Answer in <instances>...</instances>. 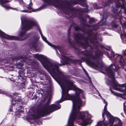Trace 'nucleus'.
Listing matches in <instances>:
<instances>
[{
	"mask_svg": "<svg viewBox=\"0 0 126 126\" xmlns=\"http://www.w3.org/2000/svg\"><path fill=\"white\" fill-rule=\"evenodd\" d=\"M98 94H99V96H100V97H102L101 95H100V94L99 93V92H98Z\"/></svg>",
	"mask_w": 126,
	"mask_h": 126,
	"instance_id": "obj_28",
	"label": "nucleus"
},
{
	"mask_svg": "<svg viewBox=\"0 0 126 126\" xmlns=\"http://www.w3.org/2000/svg\"><path fill=\"white\" fill-rule=\"evenodd\" d=\"M36 41L35 42H34V44H33L32 45V47L35 49H36Z\"/></svg>",
	"mask_w": 126,
	"mask_h": 126,
	"instance_id": "obj_17",
	"label": "nucleus"
},
{
	"mask_svg": "<svg viewBox=\"0 0 126 126\" xmlns=\"http://www.w3.org/2000/svg\"><path fill=\"white\" fill-rule=\"evenodd\" d=\"M85 0H82V3H85V5H84L82 3H81L80 4L82 6H86L87 5H86V4L85 3Z\"/></svg>",
	"mask_w": 126,
	"mask_h": 126,
	"instance_id": "obj_16",
	"label": "nucleus"
},
{
	"mask_svg": "<svg viewBox=\"0 0 126 126\" xmlns=\"http://www.w3.org/2000/svg\"><path fill=\"white\" fill-rule=\"evenodd\" d=\"M45 2L47 3V4L50 5L52 4V0H44Z\"/></svg>",
	"mask_w": 126,
	"mask_h": 126,
	"instance_id": "obj_13",
	"label": "nucleus"
},
{
	"mask_svg": "<svg viewBox=\"0 0 126 126\" xmlns=\"http://www.w3.org/2000/svg\"><path fill=\"white\" fill-rule=\"evenodd\" d=\"M45 114H46V113H45V112H43L42 114L41 113L40 114V115L41 116H43Z\"/></svg>",
	"mask_w": 126,
	"mask_h": 126,
	"instance_id": "obj_21",
	"label": "nucleus"
},
{
	"mask_svg": "<svg viewBox=\"0 0 126 126\" xmlns=\"http://www.w3.org/2000/svg\"><path fill=\"white\" fill-rule=\"evenodd\" d=\"M89 65L94 68H98V64L92 62L90 60H88L86 62Z\"/></svg>",
	"mask_w": 126,
	"mask_h": 126,
	"instance_id": "obj_10",
	"label": "nucleus"
},
{
	"mask_svg": "<svg viewBox=\"0 0 126 126\" xmlns=\"http://www.w3.org/2000/svg\"><path fill=\"white\" fill-rule=\"evenodd\" d=\"M21 20L23 26L22 29V32L21 33L20 36H22L26 31L32 29L33 26L38 28L37 22L32 19H27L25 16H23L22 17Z\"/></svg>",
	"mask_w": 126,
	"mask_h": 126,
	"instance_id": "obj_5",
	"label": "nucleus"
},
{
	"mask_svg": "<svg viewBox=\"0 0 126 126\" xmlns=\"http://www.w3.org/2000/svg\"><path fill=\"white\" fill-rule=\"evenodd\" d=\"M0 36L2 38H5L8 39L10 40H23V39L20 40L17 37L14 36H10L5 34L4 32H2L0 30Z\"/></svg>",
	"mask_w": 126,
	"mask_h": 126,
	"instance_id": "obj_6",
	"label": "nucleus"
},
{
	"mask_svg": "<svg viewBox=\"0 0 126 126\" xmlns=\"http://www.w3.org/2000/svg\"><path fill=\"white\" fill-rule=\"evenodd\" d=\"M110 47L109 48V50H110Z\"/></svg>",
	"mask_w": 126,
	"mask_h": 126,
	"instance_id": "obj_30",
	"label": "nucleus"
},
{
	"mask_svg": "<svg viewBox=\"0 0 126 126\" xmlns=\"http://www.w3.org/2000/svg\"><path fill=\"white\" fill-rule=\"evenodd\" d=\"M22 37H24V36H22Z\"/></svg>",
	"mask_w": 126,
	"mask_h": 126,
	"instance_id": "obj_36",
	"label": "nucleus"
},
{
	"mask_svg": "<svg viewBox=\"0 0 126 126\" xmlns=\"http://www.w3.org/2000/svg\"><path fill=\"white\" fill-rule=\"evenodd\" d=\"M23 59V61H26V60L25 59Z\"/></svg>",
	"mask_w": 126,
	"mask_h": 126,
	"instance_id": "obj_31",
	"label": "nucleus"
},
{
	"mask_svg": "<svg viewBox=\"0 0 126 126\" xmlns=\"http://www.w3.org/2000/svg\"><path fill=\"white\" fill-rule=\"evenodd\" d=\"M126 102H125L124 103V110L126 114V105L125 104Z\"/></svg>",
	"mask_w": 126,
	"mask_h": 126,
	"instance_id": "obj_14",
	"label": "nucleus"
},
{
	"mask_svg": "<svg viewBox=\"0 0 126 126\" xmlns=\"http://www.w3.org/2000/svg\"><path fill=\"white\" fill-rule=\"evenodd\" d=\"M68 84V88L65 92V90L61 86L62 88V96L61 99L57 101L56 104L48 106V111H53L60 109L61 106L59 103L66 100H72L73 103V108L68 121V126H74L73 121L78 120L81 121L83 126H86L90 123L91 115L87 111L80 112L79 111L81 106L82 102L80 98L84 97L83 91L81 89L78 88L73 83Z\"/></svg>",
	"mask_w": 126,
	"mask_h": 126,
	"instance_id": "obj_1",
	"label": "nucleus"
},
{
	"mask_svg": "<svg viewBox=\"0 0 126 126\" xmlns=\"http://www.w3.org/2000/svg\"><path fill=\"white\" fill-rule=\"evenodd\" d=\"M124 19H125V20H126V18H125L124 17Z\"/></svg>",
	"mask_w": 126,
	"mask_h": 126,
	"instance_id": "obj_33",
	"label": "nucleus"
},
{
	"mask_svg": "<svg viewBox=\"0 0 126 126\" xmlns=\"http://www.w3.org/2000/svg\"><path fill=\"white\" fill-rule=\"evenodd\" d=\"M32 4L31 2V0H30V3L29 4H27L26 5V6L28 8V9H32Z\"/></svg>",
	"mask_w": 126,
	"mask_h": 126,
	"instance_id": "obj_12",
	"label": "nucleus"
},
{
	"mask_svg": "<svg viewBox=\"0 0 126 126\" xmlns=\"http://www.w3.org/2000/svg\"><path fill=\"white\" fill-rule=\"evenodd\" d=\"M109 58H110L109 56Z\"/></svg>",
	"mask_w": 126,
	"mask_h": 126,
	"instance_id": "obj_37",
	"label": "nucleus"
},
{
	"mask_svg": "<svg viewBox=\"0 0 126 126\" xmlns=\"http://www.w3.org/2000/svg\"><path fill=\"white\" fill-rule=\"evenodd\" d=\"M119 68L118 67L114 65H111L110 67L106 70V72L108 76L110 78L113 79L112 84V88L115 90L120 92H124V94H118L110 90L111 92L114 95L116 96L119 95V96L124 99H126V85L123 84L120 85L116 80L114 79V73L113 71H116Z\"/></svg>",
	"mask_w": 126,
	"mask_h": 126,
	"instance_id": "obj_3",
	"label": "nucleus"
},
{
	"mask_svg": "<svg viewBox=\"0 0 126 126\" xmlns=\"http://www.w3.org/2000/svg\"><path fill=\"white\" fill-rule=\"evenodd\" d=\"M40 34L41 35L42 38L43 39V40L45 41L46 43L49 45L51 47L54 48L57 51V49H58L60 53H61V51H60V47H59L58 46H55L52 44L50 43L47 40L46 38L45 37L43 36L42 33H41V32L40 31Z\"/></svg>",
	"mask_w": 126,
	"mask_h": 126,
	"instance_id": "obj_7",
	"label": "nucleus"
},
{
	"mask_svg": "<svg viewBox=\"0 0 126 126\" xmlns=\"http://www.w3.org/2000/svg\"><path fill=\"white\" fill-rule=\"evenodd\" d=\"M41 71V72H40V73L41 74H42L43 75V76H42V77H44V76H46V74L42 70Z\"/></svg>",
	"mask_w": 126,
	"mask_h": 126,
	"instance_id": "obj_15",
	"label": "nucleus"
},
{
	"mask_svg": "<svg viewBox=\"0 0 126 126\" xmlns=\"http://www.w3.org/2000/svg\"><path fill=\"white\" fill-rule=\"evenodd\" d=\"M16 94H14V95L13 96V100L12 101V105H14V104H16V103H17V104H19L21 103V99L20 97H18L15 96Z\"/></svg>",
	"mask_w": 126,
	"mask_h": 126,
	"instance_id": "obj_8",
	"label": "nucleus"
},
{
	"mask_svg": "<svg viewBox=\"0 0 126 126\" xmlns=\"http://www.w3.org/2000/svg\"><path fill=\"white\" fill-rule=\"evenodd\" d=\"M126 31V29H125L123 33H122L121 35V37L122 39L126 41V33L125 32V31Z\"/></svg>",
	"mask_w": 126,
	"mask_h": 126,
	"instance_id": "obj_11",
	"label": "nucleus"
},
{
	"mask_svg": "<svg viewBox=\"0 0 126 126\" xmlns=\"http://www.w3.org/2000/svg\"><path fill=\"white\" fill-rule=\"evenodd\" d=\"M92 59L93 60H94V59H96V58H94V57H93V58H92Z\"/></svg>",
	"mask_w": 126,
	"mask_h": 126,
	"instance_id": "obj_29",
	"label": "nucleus"
},
{
	"mask_svg": "<svg viewBox=\"0 0 126 126\" xmlns=\"http://www.w3.org/2000/svg\"><path fill=\"white\" fill-rule=\"evenodd\" d=\"M0 93L4 94L5 93V92L3 90L0 89Z\"/></svg>",
	"mask_w": 126,
	"mask_h": 126,
	"instance_id": "obj_18",
	"label": "nucleus"
},
{
	"mask_svg": "<svg viewBox=\"0 0 126 126\" xmlns=\"http://www.w3.org/2000/svg\"><path fill=\"white\" fill-rule=\"evenodd\" d=\"M94 20V19L93 18H91L90 19V21L91 22H93Z\"/></svg>",
	"mask_w": 126,
	"mask_h": 126,
	"instance_id": "obj_20",
	"label": "nucleus"
},
{
	"mask_svg": "<svg viewBox=\"0 0 126 126\" xmlns=\"http://www.w3.org/2000/svg\"><path fill=\"white\" fill-rule=\"evenodd\" d=\"M83 71L87 75H88V74L87 73L86 71V70H85L84 69H83Z\"/></svg>",
	"mask_w": 126,
	"mask_h": 126,
	"instance_id": "obj_26",
	"label": "nucleus"
},
{
	"mask_svg": "<svg viewBox=\"0 0 126 126\" xmlns=\"http://www.w3.org/2000/svg\"><path fill=\"white\" fill-rule=\"evenodd\" d=\"M9 1L8 0H0V4L2 7H5L6 9H9L11 8L9 6L5 5V4L7 2H9Z\"/></svg>",
	"mask_w": 126,
	"mask_h": 126,
	"instance_id": "obj_9",
	"label": "nucleus"
},
{
	"mask_svg": "<svg viewBox=\"0 0 126 126\" xmlns=\"http://www.w3.org/2000/svg\"><path fill=\"white\" fill-rule=\"evenodd\" d=\"M19 2L20 4H21L22 5V4H23V2L22 0H19Z\"/></svg>",
	"mask_w": 126,
	"mask_h": 126,
	"instance_id": "obj_22",
	"label": "nucleus"
},
{
	"mask_svg": "<svg viewBox=\"0 0 126 126\" xmlns=\"http://www.w3.org/2000/svg\"><path fill=\"white\" fill-rule=\"evenodd\" d=\"M77 38H78H78H79L78 37V36H77Z\"/></svg>",
	"mask_w": 126,
	"mask_h": 126,
	"instance_id": "obj_35",
	"label": "nucleus"
},
{
	"mask_svg": "<svg viewBox=\"0 0 126 126\" xmlns=\"http://www.w3.org/2000/svg\"><path fill=\"white\" fill-rule=\"evenodd\" d=\"M120 22H121V24H122L123 23V22H122V21L121 19L120 20Z\"/></svg>",
	"mask_w": 126,
	"mask_h": 126,
	"instance_id": "obj_27",
	"label": "nucleus"
},
{
	"mask_svg": "<svg viewBox=\"0 0 126 126\" xmlns=\"http://www.w3.org/2000/svg\"><path fill=\"white\" fill-rule=\"evenodd\" d=\"M75 29L76 30H78L79 29V28L78 27H75Z\"/></svg>",
	"mask_w": 126,
	"mask_h": 126,
	"instance_id": "obj_24",
	"label": "nucleus"
},
{
	"mask_svg": "<svg viewBox=\"0 0 126 126\" xmlns=\"http://www.w3.org/2000/svg\"><path fill=\"white\" fill-rule=\"evenodd\" d=\"M43 7H40V8H38L36 10L37 11H40V10H41L43 8H42Z\"/></svg>",
	"mask_w": 126,
	"mask_h": 126,
	"instance_id": "obj_23",
	"label": "nucleus"
},
{
	"mask_svg": "<svg viewBox=\"0 0 126 126\" xmlns=\"http://www.w3.org/2000/svg\"><path fill=\"white\" fill-rule=\"evenodd\" d=\"M124 24H125V23H124ZM126 25H125V27H126Z\"/></svg>",
	"mask_w": 126,
	"mask_h": 126,
	"instance_id": "obj_34",
	"label": "nucleus"
},
{
	"mask_svg": "<svg viewBox=\"0 0 126 126\" xmlns=\"http://www.w3.org/2000/svg\"><path fill=\"white\" fill-rule=\"evenodd\" d=\"M103 101L104 103L105 104L104 108V111L102 114L103 117V118L104 116V114H105L107 116V118L109 121V123L108 124L104 123V121L105 119H104L103 121H99L97 123V125L95 126H112L114 123V121L116 120L117 124L114 126H121L122 123L121 120L118 118H114L107 111V101H106L104 99H103Z\"/></svg>",
	"mask_w": 126,
	"mask_h": 126,
	"instance_id": "obj_4",
	"label": "nucleus"
},
{
	"mask_svg": "<svg viewBox=\"0 0 126 126\" xmlns=\"http://www.w3.org/2000/svg\"><path fill=\"white\" fill-rule=\"evenodd\" d=\"M34 56L39 60H41V63L43 66L47 70L51 71L54 74L58 75L59 77H63V83L61 82L60 85L62 89L61 86L65 90V92L68 88V84H71L70 82H73V85L74 82L70 79L69 77H63V73L59 70L58 67L59 65L55 63L52 62L49 60L46 56L41 54H36L34 55Z\"/></svg>",
	"mask_w": 126,
	"mask_h": 126,
	"instance_id": "obj_2",
	"label": "nucleus"
},
{
	"mask_svg": "<svg viewBox=\"0 0 126 126\" xmlns=\"http://www.w3.org/2000/svg\"><path fill=\"white\" fill-rule=\"evenodd\" d=\"M82 46H83H83H84H84H85V44H82Z\"/></svg>",
	"mask_w": 126,
	"mask_h": 126,
	"instance_id": "obj_32",
	"label": "nucleus"
},
{
	"mask_svg": "<svg viewBox=\"0 0 126 126\" xmlns=\"http://www.w3.org/2000/svg\"><path fill=\"white\" fill-rule=\"evenodd\" d=\"M61 55L62 56V58H60L61 59H62L63 60V59H64L63 58H65V56L63 55V54L62 53H61Z\"/></svg>",
	"mask_w": 126,
	"mask_h": 126,
	"instance_id": "obj_19",
	"label": "nucleus"
},
{
	"mask_svg": "<svg viewBox=\"0 0 126 126\" xmlns=\"http://www.w3.org/2000/svg\"><path fill=\"white\" fill-rule=\"evenodd\" d=\"M110 2H111V1H110L109 2H108V3H107L106 4V5L107 6V5H109L110 4Z\"/></svg>",
	"mask_w": 126,
	"mask_h": 126,
	"instance_id": "obj_25",
	"label": "nucleus"
}]
</instances>
